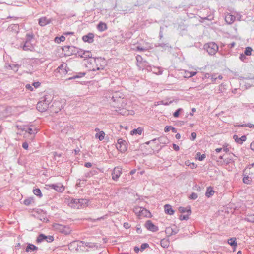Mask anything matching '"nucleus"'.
Returning a JSON list of instances; mask_svg holds the SVG:
<instances>
[{
    "mask_svg": "<svg viewBox=\"0 0 254 254\" xmlns=\"http://www.w3.org/2000/svg\"><path fill=\"white\" fill-rule=\"evenodd\" d=\"M106 65L105 59L98 58H91L89 59L87 66L91 70L95 71L103 69Z\"/></svg>",
    "mask_w": 254,
    "mask_h": 254,
    "instance_id": "f257e3e1",
    "label": "nucleus"
},
{
    "mask_svg": "<svg viewBox=\"0 0 254 254\" xmlns=\"http://www.w3.org/2000/svg\"><path fill=\"white\" fill-rule=\"evenodd\" d=\"M86 244L82 241H74L69 245V249L74 254H79L88 251Z\"/></svg>",
    "mask_w": 254,
    "mask_h": 254,
    "instance_id": "f03ea898",
    "label": "nucleus"
},
{
    "mask_svg": "<svg viewBox=\"0 0 254 254\" xmlns=\"http://www.w3.org/2000/svg\"><path fill=\"white\" fill-rule=\"evenodd\" d=\"M88 200L84 199H72L69 203V206L74 209H79L86 206Z\"/></svg>",
    "mask_w": 254,
    "mask_h": 254,
    "instance_id": "7ed1b4c3",
    "label": "nucleus"
},
{
    "mask_svg": "<svg viewBox=\"0 0 254 254\" xmlns=\"http://www.w3.org/2000/svg\"><path fill=\"white\" fill-rule=\"evenodd\" d=\"M52 227L55 231L61 233L64 235H68L71 232V228L68 226L55 223L52 225Z\"/></svg>",
    "mask_w": 254,
    "mask_h": 254,
    "instance_id": "20e7f679",
    "label": "nucleus"
},
{
    "mask_svg": "<svg viewBox=\"0 0 254 254\" xmlns=\"http://www.w3.org/2000/svg\"><path fill=\"white\" fill-rule=\"evenodd\" d=\"M133 211L139 218L148 217L151 215L148 210L142 207L135 206L133 209Z\"/></svg>",
    "mask_w": 254,
    "mask_h": 254,
    "instance_id": "39448f33",
    "label": "nucleus"
},
{
    "mask_svg": "<svg viewBox=\"0 0 254 254\" xmlns=\"http://www.w3.org/2000/svg\"><path fill=\"white\" fill-rule=\"evenodd\" d=\"M116 148L122 153L125 152L127 149V143L126 140L120 138L116 144Z\"/></svg>",
    "mask_w": 254,
    "mask_h": 254,
    "instance_id": "423d86ee",
    "label": "nucleus"
},
{
    "mask_svg": "<svg viewBox=\"0 0 254 254\" xmlns=\"http://www.w3.org/2000/svg\"><path fill=\"white\" fill-rule=\"evenodd\" d=\"M204 48L210 55L215 54L218 50V46L214 43H209L204 45Z\"/></svg>",
    "mask_w": 254,
    "mask_h": 254,
    "instance_id": "0eeeda50",
    "label": "nucleus"
},
{
    "mask_svg": "<svg viewBox=\"0 0 254 254\" xmlns=\"http://www.w3.org/2000/svg\"><path fill=\"white\" fill-rule=\"evenodd\" d=\"M46 98L40 101L37 104V109L41 112L45 111L48 108L49 102L46 100Z\"/></svg>",
    "mask_w": 254,
    "mask_h": 254,
    "instance_id": "6e6552de",
    "label": "nucleus"
},
{
    "mask_svg": "<svg viewBox=\"0 0 254 254\" xmlns=\"http://www.w3.org/2000/svg\"><path fill=\"white\" fill-rule=\"evenodd\" d=\"M77 55L82 58H83L84 59H86L87 58H89L91 59L92 57V53L89 51H83V50H79L77 51Z\"/></svg>",
    "mask_w": 254,
    "mask_h": 254,
    "instance_id": "1a4fd4ad",
    "label": "nucleus"
},
{
    "mask_svg": "<svg viewBox=\"0 0 254 254\" xmlns=\"http://www.w3.org/2000/svg\"><path fill=\"white\" fill-rule=\"evenodd\" d=\"M145 227L148 230L152 232H156L158 230V227L153 224V223L150 220H148L146 222Z\"/></svg>",
    "mask_w": 254,
    "mask_h": 254,
    "instance_id": "9d476101",
    "label": "nucleus"
},
{
    "mask_svg": "<svg viewBox=\"0 0 254 254\" xmlns=\"http://www.w3.org/2000/svg\"><path fill=\"white\" fill-rule=\"evenodd\" d=\"M122 174V169L120 167H115L112 173V178L114 180H116Z\"/></svg>",
    "mask_w": 254,
    "mask_h": 254,
    "instance_id": "9b49d317",
    "label": "nucleus"
},
{
    "mask_svg": "<svg viewBox=\"0 0 254 254\" xmlns=\"http://www.w3.org/2000/svg\"><path fill=\"white\" fill-rule=\"evenodd\" d=\"M49 187L52 188L55 190L56 191L62 192L64 190V187L61 184H59L57 185L55 184H50L47 185Z\"/></svg>",
    "mask_w": 254,
    "mask_h": 254,
    "instance_id": "f8f14e48",
    "label": "nucleus"
},
{
    "mask_svg": "<svg viewBox=\"0 0 254 254\" xmlns=\"http://www.w3.org/2000/svg\"><path fill=\"white\" fill-rule=\"evenodd\" d=\"M94 35L92 33H89L87 35L82 37V39L85 42L92 43L94 41Z\"/></svg>",
    "mask_w": 254,
    "mask_h": 254,
    "instance_id": "ddd939ff",
    "label": "nucleus"
},
{
    "mask_svg": "<svg viewBox=\"0 0 254 254\" xmlns=\"http://www.w3.org/2000/svg\"><path fill=\"white\" fill-rule=\"evenodd\" d=\"M74 48V47L70 46H64L62 49L63 51L64 52V54L66 56H69L73 54V49Z\"/></svg>",
    "mask_w": 254,
    "mask_h": 254,
    "instance_id": "4468645a",
    "label": "nucleus"
},
{
    "mask_svg": "<svg viewBox=\"0 0 254 254\" xmlns=\"http://www.w3.org/2000/svg\"><path fill=\"white\" fill-rule=\"evenodd\" d=\"M96 131L98 132V133H97L95 135V137L96 138H98L99 140L102 141L104 139L105 137V133L103 131H100L99 129L98 128H96L95 130Z\"/></svg>",
    "mask_w": 254,
    "mask_h": 254,
    "instance_id": "2eb2a0df",
    "label": "nucleus"
},
{
    "mask_svg": "<svg viewBox=\"0 0 254 254\" xmlns=\"http://www.w3.org/2000/svg\"><path fill=\"white\" fill-rule=\"evenodd\" d=\"M164 211L166 214L170 215H173L174 211L172 208V206L169 204H166L164 205Z\"/></svg>",
    "mask_w": 254,
    "mask_h": 254,
    "instance_id": "dca6fc26",
    "label": "nucleus"
},
{
    "mask_svg": "<svg viewBox=\"0 0 254 254\" xmlns=\"http://www.w3.org/2000/svg\"><path fill=\"white\" fill-rule=\"evenodd\" d=\"M233 138L237 143L239 144H242L243 142L245 141L247 139L245 135H243L241 137H239L237 135H234Z\"/></svg>",
    "mask_w": 254,
    "mask_h": 254,
    "instance_id": "f3484780",
    "label": "nucleus"
},
{
    "mask_svg": "<svg viewBox=\"0 0 254 254\" xmlns=\"http://www.w3.org/2000/svg\"><path fill=\"white\" fill-rule=\"evenodd\" d=\"M235 20V17L231 14H227L225 16V21L228 24H232L234 22Z\"/></svg>",
    "mask_w": 254,
    "mask_h": 254,
    "instance_id": "a211bd4d",
    "label": "nucleus"
},
{
    "mask_svg": "<svg viewBox=\"0 0 254 254\" xmlns=\"http://www.w3.org/2000/svg\"><path fill=\"white\" fill-rule=\"evenodd\" d=\"M50 21L46 17H42L39 20V24L41 26H44L50 23Z\"/></svg>",
    "mask_w": 254,
    "mask_h": 254,
    "instance_id": "6ab92c4d",
    "label": "nucleus"
},
{
    "mask_svg": "<svg viewBox=\"0 0 254 254\" xmlns=\"http://www.w3.org/2000/svg\"><path fill=\"white\" fill-rule=\"evenodd\" d=\"M97 29L100 31H104L107 29V26L106 23L101 22L97 25Z\"/></svg>",
    "mask_w": 254,
    "mask_h": 254,
    "instance_id": "aec40b11",
    "label": "nucleus"
},
{
    "mask_svg": "<svg viewBox=\"0 0 254 254\" xmlns=\"http://www.w3.org/2000/svg\"><path fill=\"white\" fill-rule=\"evenodd\" d=\"M179 211L181 213L187 212V214H189V215H190V214H191V210H190V207H187V208H185V207H180L179 208Z\"/></svg>",
    "mask_w": 254,
    "mask_h": 254,
    "instance_id": "412c9836",
    "label": "nucleus"
},
{
    "mask_svg": "<svg viewBox=\"0 0 254 254\" xmlns=\"http://www.w3.org/2000/svg\"><path fill=\"white\" fill-rule=\"evenodd\" d=\"M143 128L141 127H138L137 129H134L130 132V134L133 135L134 134L141 135L143 132Z\"/></svg>",
    "mask_w": 254,
    "mask_h": 254,
    "instance_id": "4be33fe9",
    "label": "nucleus"
},
{
    "mask_svg": "<svg viewBox=\"0 0 254 254\" xmlns=\"http://www.w3.org/2000/svg\"><path fill=\"white\" fill-rule=\"evenodd\" d=\"M38 249V248L33 244H29L28 245L26 248V251L27 252L34 251Z\"/></svg>",
    "mask_w": 254,
    "mask_h": 254,
    "instance_id": "5701e85b",
    "label": "nucleus"
},
{
    "mask_svg": "<svg viewBox=\"0 0 254 254\" xmlns=\"http://www.w3.org/2000/svg\"><path fill=\"white\" fill-rule=\"evenodd\" d=\"M246 173H249L251 174H254V164L251 165L248 168L245 169Z\"/></svg>",
    "mask_w": 254,
    "mask_h": 254,
    "instance_id": "b1692460",
    "label": "nucleus"
},
{
    "mask_svg": "<svg viewBox=\"0 0 254 254\" xmlns=\"http://www.w3.org/2000/svg\"><path fill=\"white\" fill-rule=\"evenodd\" d=\"M214 193V191L212 189V188L209 187L207 188V191L206 192L205 195L207 197H209L213 195Z\"/></svg>",
    "mask_w": 254,
    "mask_h": 254,
    "instance_id": "393cba45",
    "label": "nucleus"
},
{
    "mask_svg": "<svg viewBox=\"0 0 254 254\" xmlns=\"http://www.w3.org/2000/svg\"><path fill=\"white\" fill-rule=\"evenodd\" d=\"M228 243L229 245L232 246L236 247L237 245V243L236 242V239L235 238H232L228 240Z\"/></svg>",
    "mask_w": 254,
    "mask_h": 254,
    "instance_id": "a878e982",
    "label": "nucleus"
},
{
    "mask_svg": "<svg viewBox=\"0 0 254 254\" xmlns=\"http://www.w3.org/2000/svg\"><path fill=\"white\" fill-rule=\"evenodd\" d=\"M243 181L245 184H250L252 181V180L250 177L247 175L244 176L243 179Z\"/></svg>",
    "mask_w": 254,
    "mask_h": 254,
    "instance_id": "bb28decb",
    "label": "nucleus"
},
{
    "mask_svg": "<svg viewBox=\"0 0 254 254\" xmlns=\"http://www.w3.org/2000/svg\"><path fill=\"white\" fill-rule=\"evenodd\" d=\"M206 157L205 154H201L200 152H198L196 153V158L199 161H202Z\"/></svg>",
    "mask_w": 254,
    "mask_h": 254,
    "instance_id": "cd10ccee",
    "label": "nucleus"
},
{
    "mask_svg": "<svg viewBox=\"0 0 254 254\" xmlns=\"http://www.w3.org/2000/svg\"><path fill=\"white\" fill-rule=\"evenodd\" d=\"M33 192L35 195H37L40 198L42 196V192L39 189H34L33 190Z\"/></svg>",
    "mask_w": 254,
    "mask_h": 254,
    "instance_id": "c85d7f7f",
    "label": "nucleus"
},
{
    "mask_svg": "<svg viewBox=\"0 0 254 254\" xmlns=\"http://www.w3.org/2000/svg\"><path fill=\"white\" fill-rule=\"evenodd\" d=\"M65 40V37L64 36H61L60 37H56L55 38V42L57 43H59L61 42H64Z\"/></svg>",
    "mask_w": 254,
    "mask_h": 254,
    "instance_id": "c756f323",
    "label": "nucleus"
},
{
    "mask_svg": "<svg viewBox=\"0 0 254 254\" xmlns=\"http://www.w3.org/2000/svg\"><path fill=\"white\" fill-rule=\"evenodd\" d=\"M33 202V198L30 197L24 200L23 203L27 206L31 204Z\"/></svg>",
    "mask_w": 254,
    "mask_h": 254,
    "instance_id": "7c9ffc66",
    "label": "nucleus"
},
{
    "mask_svg": "<svg viewBox=\"0 0 254 254\" xmlns=\"http://www.w3.org/2000/svg\"><path fill=\"white\" fill-rule=\"evenodd\" d=\"M47 238V236H45L44 234H40L38 237L36 241L37 243H41L44 240H45Z\"/></svg>",
    "mask_w": 254,
    "mask_h": 254,
    "instance_id": "2f4dec72",
    "label": "nucleus"
},
{
    "mask_svg": "<svg viewBox=\"0 0 254 254\" xmlns=\"http://www.w3.org/2000/svg\"><path fill=\"white\" fill-rule=\"evenodd\" d=\"M197 72L196 71L193 72H189L186 71H185V77H191L196 74Z\"/></svg>",
    "mask_w": 254,
    "mask_h": 254,
    "instance_id": "473e14b6",
    "label": "nucleus"
},
{
    "mask_svg": "<svg viewBox=\"0 0 254 254\" xmlns=\"http://www.w3.org/2000/svg\"><path fill=\"white\" fill-rule=\"evenodd\" d=\"M245 219L248 222L254 223V214H250L247 215Z\"/></svg>",
    "mask_w": 254,
    "mask_h": 254,
    "instance_id": "72a5a7b5",
    "label": "nucleus"
},
{
    "mask_svg": "<svg viewBox=\"0 0 254 254\" xmlns=\"http://www.w3.org/2000/svg\"><path fill=\"white\" fill-rule=\"evenodd\" d=\"M252 49L250 47H247L245 49V54L246 55L250 56L252 54Z\"/></svg>",
    "mask_w": 254,
    "mask_h": 254,
    "instance_id": "f704fd0d",
    "label": "nucleus"
},
{
    "mask_svg": "<svg viewBox=\"0 0 254 254\" xmlns=\"http://www.w3.org/2000/svg\"><path fill=\"white\" fill-rule=\"evenodd\" d=\"M161 245L164 248L167 247L168 246V242L167 240L163 239L161 241Z\"/></svg>",
    "mask_w": 254,
    "mask_h": 254,
    "instance_id": "c9c22d12",
    "label": "nucleus"
},
{
    "mask_svg": "<svg viewBox=\"0 0 254 254\" xmlns=\"http://www.w3.org/2000/svg\"><path fill=\"white\" fill-rule=\"evenodd\" d=\"M190 215L186 214V215H181L179 217V218L181 220H187L189 218V216Z\"/></svg>",
    "mask_w": 254,
    "mask_h": 254,
    "instance_id": "e433bc0d",
    "label": "nucleus"
},
{
    "mask_svg": "<svg viewBox=\"0 0 254 254\" xmlns=\"http://www.w3.org/2000/svg\"><path fill=\"white\" fill-rule=\"evenodd\" d=\"M85 243L87 245L86 248H87L88 250L90 248H93V247H96V245L94 243Z\"/></svg>",
    "mask_w": 254,
    "mask_h": 254,
    "instance_id": "4c0bfd02",
    "label": "nucleus"
},
{
    "mask_svg": "<svg viewBox=\"0 0 254 254\" xmlns=\"http://www.w3.org/2000/svg\"><path fill=\"white\" fill-rule=\"evenodd\" d=\"M45 240L47 242H52L54 240V237L52 236H48Z\"/></svg>",
    "mask_w": 254,
    "mask_h": 254,
    "instance_id": "58836bf2",
    "label": "nucleus"
},
{
    "mask_svg": "<svg viewBox=\"0 0 254 254\" xmlns=\"http://www.w3.org/2000/svg\"><path fill=\"white\" fill-rule=\"evenodd\" d=\"M198 196L196 193H192L190 196L189 198L191 199H195L197 198Z\"/></svg>",
    "mask_w": 254,
    "mask_h": 254,
    "instance_id": "ea45409f",
    "label": "nucleus"
},
{
    "mask_svg": "<svg viewBox=\"0 0 254 254\" xmlns=\"http://www.w3.org/2000/svg\"><path fill=\"white\" fill-rule=\"evenodd\" d=\"M241 127H248L250 128H254V125L252 124H244L241 126Z\"/></svg>",
    "mask_w": 254,
    "mask_h": 254,
    "instance_id": "a19ab883",
    "label": "nucleus"
},
{
    "mask_svg": "<svg viewBox=\"0 0 254 254\" xmlns=\"http://www.w3.org/2000/svg\"><path fill=\"white\" fill-rule=\"evenodd\" d=\"M182 110L181 109H178L177 110H176L173 114V116L174 117L177 118L179 116V112Z\"/></svg>",
    "mask_w": 254,
    "mask_h": 254,
    "instance_id": "79ce46f5",
    "label": "nucleus"
},
{
    "mask_svg": "<svg viewBox=\"0 0 254 254\" xmlns=\"http://www.w3.org/2000/svg\"><path fill=\"white\" fill-rule=\"evenodd\" d=\"M149 247V245L147 243H143L141 245V250L142 251L144 250L145 249L148 248Z\"/></svg>",
    "mask_w": 254,
    "mask_h": 254,
    "instance_id": "37998d69",
    "label": "nucleus"
},
{
    "mask_svg": "<svg viewBox=\"0 0 254 254\" xmlns=\"http://www.w3.org/2000/svg\"><path fill=\"white\" fill-rule=\"evenodd\" d=\"M159 105H168V104L167 103H164L163 101H160V102H155L154 103V106H157Z\"/></svg>",
    "mask_w": 254,
    "mask_h": 254,
    "instance_id": "c03bdc74",
    "label": "nucleus"
},
{
    "mask_svg": "<svg viewBox=\"0 0 254 254\" xmlns=\"http://www.w3.org/2000/svg\"><path fill=\"white\" fill-rule=\"evenodd\" d=\"M197 136V134L195 132H192L191 134V140H194Z\"/></svg>",
    "mask_w": 254,
    "mask_h": 254,
    "instance_id": "a18cd8bd",
    "label": "nucleus"
},
{
    "mask_svg": "<svg viewBox=\"0 0 254 254\" xmlns=\"http://www.w3.org/2000/svg\"><path fill=\"white\" fill-rule=\"evenodd\" d=\"M171 126H166L164 129V131L165 132H169L171 129Z\"/></svg>",
    "mask_w": 254,
    "mask_h": 254,
    "instance_id": "49530a36",
    "label": "nucleus"
},
{
    "mask_svg": "<svg viewBox=\"0 0 254 254\" xmlns=\"http://www.w3.org/2000/svg\"><path fill=\"white\" fill-rule=\"evenodd\" d=\"M173 148L175 150V151H178L180 149V147L178 145L175 144H173Z\"/></svg>",
    "mask_w": 254,
    "mask_h": 254,
    "instance_id": "de8ad7c7",
    "label": "nucleus"
},
{
    "mask_svg": "<svg viewBox=\"0 0 254 254\" xmlns=\"http://www.w3.org/2000/svg\"><path fill=\"white\" fill-rule=\"evenodd\" d=\"M40 83L39 82H34L33 83V86H34V87L36 88L39 87L40 86Z\"/></svg>",
    "mask_w": 254,
    "mask_h": 254,
    "instance_id": "09e8293b",
    "label": "nucleus"
},
{
    "mask_svg": "<svg viewBox=\"0 0 254 254\" xmlns=\"http://www.w3.org/2000/svg\"><path fill=\"white\" fill-rule=\"evenodd\" d=\"M250 149L254 152V140L252 141L250 144Z\"/></svg>",
    "mask_w": 254,
    "mask_h": 254,
    "instance_id": "8fccbe9b",
    "label": "nucleus"
},
{
    "mask_svg": "<svg viewBox=\"0 0 254 254\" xmlns=\"http://www.w3.org/2000/svg\"><path fill=\"white\" fill-rule=\"evenodd\" d=\"M22 147L24 149H27L28 148V143L27 142H24L23 144H22Z\"/></svg>",
    "mask_w": 254,
    "mask_h": 254,
    "instance_id": "3c124183",
    "label": "nucleus"
},
{
    "mask_svg": "<svg viewBox=\"0 0 254 254\" xmlns=\"http://www.w3.org/2000/svg\"><path fill=\"white\" fill-rule=\"evenodd\" d=\"M26 89H27L30 91L33 90V88L30 84H27L26 85Z\"/></svg>",
    "mask_w": 254,
    "mask_h": 254,
    "instance_id": "603ef678",
    "label": "nucleus"
},
{
    "mask_svg": "<svg viewBox=\"0 0 254 254\" xmlns=\"http://www.w3.org/2000/svg\"><path fill=\"white\" fill-rule=\"evenodd\" d=\"M197 167V165L194 163H191V165H190V167L191 169L196 168Z\"/></svg>",
    "mask_w": 254,
    "mask_h": 254,
    "instance_id": "864d4df0",
    "label": "nucleus"
},
{
    "mask_svg": "<svg viewBox=\"0 0 254 254\" xmlns=\"http://www.w3.org/2000/svg\"><path fill=\"white\" fill-rule=\"evenodd\" d=\"M191 163L189 160H187V161H186L185 162V164L186 165V166H190V165H191Z\"/></svg>",
    "mask_w": 254,
    "mask_h": 254,
    "instance_id": "5fc2aeb1",
    "label": "nucleus"
},
{
    "mask_svg": "<svg viewBox=\"0 0 254 254\" xmlns=\"http://www.w3.org/2000/svg\"><path fill=\"white\" fill-rule=\"evenodd\" d=\"M85 166L86 167H91L92 166V164L90 162H88V163H86L85 165Z\"/></svg>",
    "mask_w": 254,
    "mask_h": 254,
    "instance_id": "6e6d98bb",
    "label": "nucleus"
},
{
    "mask_svg": "<svg viewBox=\"0 0 254 254\" xmlns=\"http://www.w3.org/2000/svg\"><path fill=\"white\" fill-rule=\"evenodd\" d=\"M175 137L177 139H179L181 138V135L179 133H177L175 135Z\"/></svg>",
    "mask_w": 254,
    "mask_h": 254,
    "instance_id": "4d7b16f0",
    "label": "nucleus"
},
{
    "mask_svg": "<svg viewBox=\"0 0 254 254\" xmlns=\"http://www.w3.org/2000/svg\"><path fill=\"white\" fill-rule=\"evenodd\" d=\"M74 34L73 32H65L64 33V35H73Z\"/></svg>",
    "mask_w": 254,
    "mask_h": 254,
    "instance_id": "13d9d810",
    "label": "nucleus"
},
{
    "mask_svg": "<svg viewBox=\"0 0 254 254\" xmlns=\"http://www.w3.org/2000/svg\"><path fill=\"white\" fill-rule=\"evenodd\" d=\"M136 231H137V233L140 234V233H141L142 230L140 228H137L136 229Z\"/></svg>",
    "mask_w": 254,
    "mask_h": 254,
    "instance_id": "bf43d9fd",
    "label": "nucleus"
},
{
    "mask_svg": "<svg viewBox=\"0 0 254 254\" xmlns=\"http://www.w3.org/2000/svg\"><path fill=\"white\" fill-rule=\"evenodd\" d=\"M173 132L176 133L177 132V130L175 128L172 127L171 129Z\"/></svg>",
    "mask_w": 254,
    "mask_h": 254,
    "instance_id": "052dcab7",
    "label": "nucleus"
},
{
    "mask_svg": "<svg viewBox=\"0 0 254 254\" xmlns=\"http://www.w3.org/2000/svg\"><path fill=\"white\" fill-rule=\"evenodd\" d=\"M222 150V148H217L216 149L215 151L217 153H219Z\"/></svg>",
    "mask_w": 254,
    "mask_h": 254,
    "instance_id": "680f3d73",
    "label": "nucleus"
},
{
    "mask_svg": "<svg viewBox=\"0 0 254 254\" xmlns=\"http://www.w3.org/2000/svg\"><path fill=\"white\" fill-rule=\"evenodd\" d=\"M137 49L138 50H139V51H143V50H144V48H140V47H137Z\"/></svg>",
    "mask_w": 254,
    "mask_h": 254,
    "instance_id": "e2e57ef3",
    "label": "nucleus"
},
{
    "mask_svg": "<svg viewBox=\"0 0 254 254\" xmlns=\"http://www.w3.org/2000/svg\"><path fill=\"white\" fill-rule=\"evenodd\" d=\"M124 226L126 227V228H128L129 226H128V224L127 223H124Z\"/></svg>",
    "mask_w": 254,
    "mask_h": 254,
    "instance_id": "0e129e2a",
    "label": "nucleus"
},
{
    "mask_svg": "<svg viewBox=\"0 0 254 254\" xmlns=\"http://www.w3.org/2000/svg\"><path fill=\"white\" fill-rule=\"evenodd\" d=\"M32 131V128H28V132L29 133L31 134Z\"/></svg>",
    "mask_w": 254,
    "mask_h": 254,
    "instance_id": "69168bd1",
    "label": "nucleus"
},
{
    "mask_svg": "<svg viewBox=\"0 0 254 254\" xmlns=\"http://www.w3.org/2000/svg\"><path fill=\"white\" fill-rule=\"evenodd\" d=\"M135 172V170H132V171L130 172V174H133Z\"/></svg>",
    "mask_w": 254,
    "mask_h": 254,
    "instance_id": "338daca9",
    "label": "nucleus"
},
{
    "mask_svg": "<svg viewBox=\"0 0 254 254\" xmlns=\"http://www.w3.org/2000/svg\"><path fill=\"white\" fill-rule=\"evenodd\" d=\"M134 251L136 252H138V251H139V248H134Z\"/></svg>",
    "mask_w": 254,
    "mask_h": 254,
    "instance_id": "774afa93",
    "label": "nucleus"
}]
</instances>
